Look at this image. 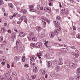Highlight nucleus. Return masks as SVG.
<instances>
[{
  "mask_svg": "<svg viewBox=\"0 0 80 80\" xmlns=\"http://www.w3.org/2000/svg\"><path fill=\"white\" fill-rule=\"evenodd\" d=\"M49 6H52L53 5V3L52 2H50L49 3Z\"/></svg>",
  "mask_w": 80,
  "mask_h": 80,
  "instance_id": "nucleus-49",
  "label": "nucleus"
},
{
  "mask_svg": "<svg viewBox=\"0 0 80 80\" xmlns=\"http://www.w3.org/2000/svg\"><path fill=\"white\" fill-rule=\"evenodd\" d=\"M32 40L33 41H36V40H37V39L36 37H33L32 38Z\"/></svg>",
  "mask_w": 80,
  "mask_h": 80,
  "instance_id": "nucleus-32",
  "label": "nucleus"
},
{
  "mask_svg": "<svg viewBox=\"0 0 80 80\" xmlns=\"http://www.w3.org/2000/svg\"><path fill=\"white\" fill-rule=\"evenodd\" d=\"M63 52H67L68 49L67 48H64L63 49Z\"/></svg>",
  "mask_w": 80,
  "mask_h": 80,
  "instance_id": "nucleus-41",
  "label": "nucleus"
},
{
  "mask_svg": "<svg viewBox=\"0 0 80 80\" xmlns=\"http://www.w3.org/2000/svg\"><path fill=\"white\" fill-rule=\"evenodd\" d=\"M45 33L43 32L41 33L40 37H45Z\"/></svg>",
  "mask_w": 80,
  "mask_h": 80,
  "instance_id": "nucleus-15",
  "label": "nucleus"
},
{
  "mask_svg": "<svg viewBox=\"0 0 80 80\" xmlns=\"http://www.w3.org/2000/svg\"><path fill=\"white\" fill-rule=\"evenodd\" d=\"M44 10L46 12H47L48 13H50L51 12L50 8L48 7H45L44 8Z\"/></svg>",
  "mask_w": 80,
  "mask_h": 80,
  "instance_id": "nucleus-3",
  "label": "nucleus"
},
{
  "mask_svg": "<svg viewBox=\"0 0 80 80\" xmlns=\"http://www.w3.org/2000/svg\"><path fill=\"white\" fill-rule=\"evenodd\" d=\"M31 77L32 80H34V79H35L36 78V75H32Z\"/></svg>",
  "mask_w": 80,
  "mask_h": 80,
  "instance_id": "nucleus-20",
  "label": "nucleus"
},
{
  "mask_svg": "<svg viewBox=\"0 0 80 80\" xmlns=\"http://www.w3.org/2000/svg\"><path fill=\"white\" fill-rule=\"evenodd\" d=\"M38 58H39L40 60H42V58H41V57H40V56H38Z\"/></svg>",
  "mask_w": 80,
  "mask_h": 80,
  "instance_id": "nucleus-59",
  "label": "nucleus"
},
{
  "mask_svg": "<svg viewBox=\"0 0 80 80\" xmlns=\"http://www.w3.org/2000/svg\"><path fill=\"white\" fill-rule=\"evenodd\" d=\"M73 29L74 30H76V28H75L74 26L73 27Z\"/></svg>",
  "mask_w": 80,
  "mask_h": 80,
  "instance_id": "nucleus-64",
  "label": "nucleus"
},
{
  "mask_svg": "<svg viewBox=\"0 0 80 80\" xmlns=\"http://www.w3.org/2000/svg\"><path fill=\"white\" fill-rule=\"evenodd\" d=\"M2 65H5V63L3 62L2 63Z\"/></svg>",
  "mask_w": 80,
  "mask_h": 80,
  "instance_id": "nucleus-58",
  "label": "nucleus"
},
{
  "mask_svg": "<svg viewBox=\"0 0 80 80\" xmlns=\"http://www.w3.org/2000/svg\"><path fill=\"white\" fill-rule=\"evenodd\" d=\"M77 72L79 74H80V68H78L77 69Z\"/></svg>",
  "mask_w": 80,
  "mask_h": 80,
  "instance_id": "nucleus-29",
  "label": "nucleus"
},
{
  "mask_svg": "<svg viewBox=\"0 0 80 80\" xmlns=\"http://www.w3.org/2000/svg\"><path fill=\"white\" fill-rule=\"evenodd\" d=\"M27 78L28 80H32V79H31L30 77H29L28 76H27Z\"/></svg>",
  "mask_w": 80,
  "mask_h": 80,
  "instance_id": "nucleus-43",
  "label": "nucleus"
},
{
  "mask_svg": "<svg viewBox=\"0 0 80 80\" xmlns=\"http://www.w3.org/2000/svg\"><path fill=\"white\" fill-rule=\"evenodd\" d=\"M19 35L20 37H24L25 36V34L23 32H20Z\"/></svg>",
  "mask_w": 80,
  "mask_h": 80,
  "instance_id": "nucleus-5",
  "label": "nucleus"
},
{
  "mask_svg": "<svg viewBox=\"0 0 80 80\" xmlns=\"http://www.w3.org/2000/svg\"><path fill=\"white\" fill-rule=\"evenodd\" d=\"M76 80H78L80 78V76H76Z\"/></svg>",
  "mask_w": 80,
  "mask_h": 80,
  "instance_id": "nucleus-38",
  "label": "nucleus"
},
{
  "mask_svg": "<svg viewBox=\"0 0 80 80\" xmlns=\"http://www.w3.org/2000/svg\"><path fill=\"white\" fill-rule=\"evenodd\" d=\"M7 68H10V65H9V64H7Z\"/></svg>",
  "mask_w": 80,
  "mask_h": 80,
  "instance_id": "nucleus-51",
  "label": "nucleus"
},
{
  "mask_svg": "<svg viewBox=\"0 0 80 80\" xmlns=\"http://www.w3.org/2000/svg\"><path fill=\"white\" fill-rule=\"evenodd\" d=\"M5 76H6L7 77H8V73H5Z\"/></svg>",
  "mask_w": 80,
  "mask_h": 80,
  "instance_id": "nucleus-53",
  "label": "nucleus"
},
{
  "mask_svg": "<svg viewBox=\"0 0 80 80\" xmlns=\"http://www.w3.org/2000/svg\"><path fill=\"white\" fill-rule=\"evenodd\" d=\"M65 63L66 65L69 66L72 68H75L76 67V64H75L73 63H70V61L68 60L65 61Z\"/></svg>",
  "mask_w": 80,
  "mask_h": 80,
  "instance_id": "nucleus-1",
  "label": "nucleus"
},
{
  "mask_svg": "<svg viewBox=\"0 0 80 80\" xmlns=\"http://www.w3.org/2000/svg\"><path fill=\"white\" fill-rule=\"evenodd\" d=\"M54 33V34L58 35V31L57 30H55Z\"/></svg>",
  "mask_w": 80,
  "mask_h": 80,
  "instance_id": "nucleus-24",
  "label": "nucleus"
},
{
  "mask_svg": "<svg viewBox=\"0 0 80 80\" xmlns=\"http://www.w3.org/2000/svg\"><path fill=\"white\" fill-rule=\"evenodd\" d=\"M40 10H43V8L42 7H41L40 8Z\"/></svg>",
  "mask_w": 80,
  "mask_h": 80,
  "instance_id": "nucleus-46",
  "label": "nucleus"
},
{
  "mask_svg": "<svg viewBox=\"0 0 80 80\" xmlns=\"http://www.w3.org/2000/svg\"><path fill=\"white\" fill-rule=\"evenodd\" d=\"M25 60H26V58L25 56H22V61L23 62H25Z\"/></svg>",
  "mask_w": 80,
  "mask_h": 80,
  "instance_id": "nucleus-18",
  "label": "nucleus"
},
{
  "mask_svg": "<svg viewBox=\"0 0 80 80\" xmlns=\"http://www.w3.org/2000/svg\"><path fill=\"white\" fill-rule=\"evenodd\" d=\"M35 59H36V58L35 57V56H32L31 57L30 60L31 61H32L33 60H35Z\"/></svg>",
  "mask_w": 80,
  "mask_h": 80,
  "instance_id": "nucleus-12",
  "label": "nucleus"
},
{
  "mask_svg": "<svg viewBox=\"0 0 80 80\" xmlns=\"http://www.w3.org/2000/svg\"><path fill=\"white\" fill-rule=\"evenodd\" d=\"M41 53L40 52H38L37 54V57H39L40 56H41Z\"/></svg>",
  "mask_w": 80,
  "mask_h": 80,
  "instance_id": "nucleus-31",
  "label": "nucleus"
},
{
  "mask_svg": "<svg viewBox=\"0 0 80 80\" xmlns=\"http://www.w3.org/2000/svg\"><path fill=\"white\" fill-rule=\"evenodd\" d=\"M42 74L43 75H45V73H46V72L45 71V70H42Z\"/></svg>",
  "mask_w": 80,
  "mask_h": 80,
  "instance_id": "nucleus-27",
  "label": "nucleus"
},
{
  "mask_svg": "<svg viewBox=\"0 0 80 80\" xmlns=\"http://www.w3.org/2000/svg\"><path fill=\"white\" fill-rule=\"evenodd\" d=\"M3 1L2 0H0V5H3Z\"/></svg>",
  "mask_w": 80,
  "mask_h": 80,
  "instance_id": "nucleus-40",
  "label": "nucleus"
},
{
  "mask_svg": "<svg viewBox=\"0 0 80 80\" xmlns=\"http://www.w3.org/2000/svg\"><path fill=\"white\" fill-rule=\"evenodd\" d=\"M1 30L2 33H5L6 32V30L4 28H2L1 29Z\"/></svg>",
  "mask_w": 80,
  "mask_h": 80,
  "instance_id": "nucleus-19",
  "label": "nucleus"
},
{
  "mask_svg": "<svg viewBox=\"0 0 80 80\" xmlns=\"http://www.w3.org/2000/svg\"><path fill=\"white\" fill-rule=\"evenodd\" d=\"M22 20H23L21 18H20L19 19V21L20 23H21V22H22Z\"/></svg>",
  "mask_w": 80,
  "mask_h": 80,
  "instance_id": "nucleus-52",
  "label": "nucleus"
},
{
  "mask_svg": "<svg viewBox=\"0 0 80 80\" xmlns=\"http://www.w3.org/2000/svg\"><path fill=\"white\" fill-rule=\"evenodd\" d=\"M58 65H62L63 64V62H62V61H58Z\"/></svg>",
  "mask_w": 80,
  "mask_h": 80,
  "instance_id": "nucleus-36",
  "label": "nucleus"
},
{
  "mask_svg": "<svg viewBox=\"0 0 80 80\" xmlns=\"http://www.w3.org/2000/svg\"><path fill=\"white\" fill-rule=\"evenodd\" d=\"M42 22H43V23H44L45 24H44V26H45V25H46V22H45V21H42Z\"/></svg>",
  "mask_w": 80,
  "mask_h": 80,
  "instance_id": "nucleus-60",
  "label": "nucleus"
},
{
  "mask_svg": "<svg viewBox=\"0 0 80 80\" xmlns=\"http://www.w3.org/2000/svg\"><path fill=\"white\" fill-rule=\"evenodd\" d=\"M3 40V37L2 36H0V42H2Z\"/></svg>",
  "mask_w": 80,
  "mask_h": 80,
  "instance_id": "nucleus-35",
  "label": "nucleus"
},
{
  "mask_svg": "<svg viewBox=\"0 0 80 80\" xmlns=\"http://www.w3.org/2000/svg\"><path fill=\"white\" fill-rule=\"evenodd\" d=\"M6 41H4L2 42L3 45H5L6 44Z\"/></svg>",
  "mask_w": 80,
  "mask_h": 80,
  "instance_id": "nucleus-47",
  "label": "nucleus"
},
{
  "mask_svg": "<svg viewBox=\"0 0 80 80\" xmlns=\"http://www.w3.org/2000/svg\"><path fill=\"white\" fill-rule=\"evenodd\" d=\"M50 38H52L55 37V33L54 32H51L50 33Z\"/></svg>",
  "mask_w": 80,
  "mask_h": 80,
  "instance_id": "nucleus-6",
  "label": "nucleus"
},
{
  "mask_svg": "<svg viewBox=\"0 0 80 80\" xmlns=\"http://www.w3.org/2000/svg\"><path fill=\"white\" fill-rule=\"evenodd\" d=\"M8 5L9 7H10V8H13V5H12V4L11 3H9L8 4Z\"/></svg>",
  "mask_w": 80,
  "mask_h": 80,
  "instance_id": "nucleus-21",
  "label": "nucleus"
},
{
  "mask_svg": "<svg viewBox=\"0 0 80 80\" xmlns=\"http://www.w3.org/2000/svg\"><path fill=\"white\" fill-rule=\"evenodd\" d=\"M54 23H55V25L56 27H57V29L59 31H60L61 30L62 28H61V27L60 26V23H58V22L55 21Z\"/></svg>",
  "mask_w": 80,
  "mask_h": 80,
  "instance_id": "nucleus-2",
  "label": "nucleus"
},
{
  "mask_svg": "<svg viewBox=\"0 0 80 80\" xmlns=\"http://www.w3.org/2000/svg\"><path fill=\"white\" fill-rule=\"evenodd\" d=\"M61 12L62 14H64L65 13V9H62L61 10Z\"/></svg>",
  "mask_w": 80,
  "mask_h": 80,
  "instance_id": "nucleus-26",
  "label": "nucleus"
},
{
  "mask_svg": "<svg viewBox=\"0 0 80 80\" xmlns=\"http://www.w3.org/2000/svg\"><path fill=\"white\" fill-rule=\"evenodd\" d=\"M20 12L22 13H26L27 12V10H25V9H23L21 10Z\"/></svg>",
  "mask_w": 80,
  "mask_h": 80,
  "instance_id": "nucleus-9",
  "label": "nucleus"
},
{
  "mask_svg": "<svg viewBox=\"0 0 80 80\" xmlns=\"http://www.w3.org/2000/svg\"><path fill=\"white\" fill-rule=\"evenodd\" d=\"M22 19L25 20L26 18V16H23L21 18Z\"/></svg>",
  "mask_w": 80,
  "mask_h": 80,
  "instance_id": "nucleus-33",
  "label": "nucleus"
},
{
  "mask_svg": "<svg viewBox=\"0 0 80 80\" xmlns=\"http://www.w3.org/2000/svg\"><path fill=\"white\" fill-rule=\"evenodd\" d=\"M31 64L32 65H35V62H32L31 63Z\"/></svg>",
  "mask_w": 80,
  "mask_h": 80,
  "instance_id": "nucleus-48",
  "label": "nucleus"
},
{
  "mask_svg": "<svg viewBox=\"0 0 80 80\" xmlns=\"http://www.w3.org/2000/svg\"><path fill=\"white\" fill-rule=\"evenodd\" d=\"M52 62H47V65L48 67H51V66H52Z\"/></svg>",
  "mask_w": 80,
  "mask_h": 80,
  "instance_id": "nucleus-11",
  "label": "nucleus"
},
{
  "mask_svg": "<svg viewBox=\"0 0 80 80\" xmlns=\"http://www.w3.org/2000/svg\"><path fill=\"white\" fill-rule=\"evenodd\" d=\"M33 71L34 73H37V72H38V69L37 68L34 66L33 68Z\"/></svg>",
  "mask_w": 80,
  "mask_h": 80,
  "instance_id": "nucleus-7",
  "label": "nucleus"
},
{
  "mask_svg": "<svg viewBox=\"0 0 80 80\" xmlns=\"http://www.w3.org/2000/svg\"><path fill=\"white\" fill-rule=\"evenodd\" d=\"M45 56L46 58H49L50 57V54L48 53L47 54L45 55Z\"/></svg>",
  "mask_w": 80,
  "mask_h": 80,
  "instance_id": "nucleus-37",
  "label": "nucleus"
},
{
  "mask_svg": "<svg viewBox=\"0 0 80 80\" xmlns=\"http://www.w3.org/2000/svg\"><path fill=\"white\" fill-rule=\"evenodd\" d=\"M76 37L77 38H80V34H78L77 35Z\"/></svg>",
  "mask_w": 80,
  "mask_h": 80,
  "instance_id": "nucleus-39",
  "label": "nucleus"
},
{
  "mask_svg": "<svg viewBox=\"0 0 80 80\" xmlns=\"http://www.w3.org/2000/svg\"><path fill=\"white\" fill-rule=\"evenodd\" d=\"M57 71H60V70H61V68H60V67H57L56 68Z\"/></svg>",
  "mask_w": 80,
  "mask_h": 80,
  "instance_id": "nucleus-25",
  "label": "nucleus"
},
{
  "mask_svg": "<svg viewBox=\"0 0 80 80\" xmlns=\"http://www.w3.org/2000/svg\"><path fill=\"white\" fill-rule=\"evenodd\" d=\"M71 54L72 55H74V56H75V57H78V56H79V55H78V54L77 53H75L73 52Z\"/></svg>",
  "mask_w": 80,
  "mask_h": 80,
  "instance_id": "nucleus-13",
  "label": "nucleus"
},
{
  "mask_svg": "<svg viewBox=\"0 0 80 80\" xmlns=\"http://www.w3.org/2000/svg\"><path fill=\"white\" fill-rule=\"evenodd\" d=\"M29 8L30 9V10L33 9L34 7L33 5H30L29 6Z\"/></svg>",
  "mask_w": 80,
  "mask_h": 80,
  "instance_id": "nucleus-23",
  "label": "nucleus"
},
{
  "mask_svg": "<svg viewBox=\"0 0 80 80\" xmlns=\"http://www.w3.org/2000/svg\"><path fill=\"white\" fill-rule=\"evenodd\" d=\"M8 78H9V79H8V80H12V78L10 77H8Z\"/></svg>",
  "mask_w": 80,
  "mask_h": 80,
  "instance_id": "nucleus-56",
  "label": "nucleus"
},
{
  "mask_svg": "<svg viewBox=\"0 0 80 80\" xmlns=\"http://www.w3.org/2000/svg\"><path fill=\"white\" fill-rule=\"evenodd\" d=\"M24 66L26 68H28L29 67V65L28 64H25Z\"/></svg>",
  "mask_w": 80,
  "mask_h": 80,
  "instance_id": "nucleus-28",
  "label": "nucleus"
},
{
  "mask_svg": "<svg viewBox=\"0 0 80 80\" xmlns=\"http://www.w3.org/2000/svg\"><path fill=\"white\" fill-rule=\"evenodd\" d=\"M44 45H45L46 46V47H47V46H48V45H47V42H45L44 43Z\"/></svg>",
  "mask_w": 80,
  "mask_h": 80,
  "instance_id": "nucleus-63",
  "label": "nucleus"
},
{
  "mask_svg": "<svg viewBox=\"0 0 80 80\" xmlns=\"http://www.w3.org/2000/svg\"><path fill=\"white\" fill-rule=\"evenodd\" d=\"M74 62L76 63L78 62V60H77V59H75Z\"/></svg>",
  "mask_w": 80,
  "mask_h": 80,
  "instance_id": "nucleus-54",
  "label": "nucleus"
},
{
  "mask_svg": "<svg viewBox=\"0 0 80 80\" xmlns=\"http://www.w3.org/2000/svg\"><path fill=\"white\" fill-rule=\"evenodd\" d=\"M12 75L14 78L17 77V73L15 71H14L12 72Z\"/></svg>",
  "mask_w": 80,
  "mask_h": 80,
  "instance_id": "nucleus-16",
  "label": "nucleus"
},
{
  "mask_svg": "<svg viewBox=\"0 0 80 80\" xmlns=\"http://www.w3.org/2000/svg\"><path fill=\"white\" fill-rule=\"evenodd\" d=\"M42 43L40 42H37L36 43V47L37 48H42Z\"/></svg>",
  "mask_w": 80,
  "mask_h": 80,
  "instance_id": "nucleus-4",
  "label": "nucleus"
},
{
  "mask_svg": "<svg viewBox=\"0 0 80 80\" xmlns=\"http://www.w3.org/2000/svg\"><path fill=\"white\" fill-rule=\"evenodd\" d=\"M8 33H11L12 32V31L10 30H8Z\"/></svg>",
  "mask_w": 80,
  "mask_h": 80,
  "instance_id": "nucleus-55",
  "label": "nucleus"
},
{
  "mask_svg": "<svg viewBox=\"0 0 80 80\" xmlns=\"http://www.w3.org/2000/svg\"><path fill=\"white\" fill-rule=\"evenodd\" d=\"M29 12H36V11L33 9H30L29 10Z\"/></svg>",
  "mask_w": 80,
  "mask_h": 80,
  "instance_id": "nucleus-30",
  "label": "nucleus"
},
{
  "mask_svg": "<svg viewBox=\"0 0 80 80\" xmlns=\"http://www.w3.org/2000/svg\"><path fill=\"white\" fill-rule=\"evenodd\" d=\"M17 13H14L13 16V17H16V16H17Z\"/></svg>",
  "mask_w": 80,
  "mask_h": 80,
  "instance_id": "nucleus-45",
  "label": "nucleus"
},
{
  "mask_svg": "<svg viewBox=\"0 0 80 80\" xmlns=\"http://www.w3.org/2000/svg\"><path fill=\"white\" fill-rule=\"evenodd\" d=\"M49 51L51 53H52V52H53V50L50 49L49 50Z\"/></svg>",
  "mask_w": 80,
  "mask_h": 80,
  "instance_id": "nucleus-62",
  "label": "nucleus"
},
{
  "mask_svg": "<svg viewBox=\"0 0 80 80\" xmlns=\"http://www.w3.org/2000/svg\"><path fill=\"white\" fill-rule=\"evenodd\" d=\"M30 35V36H32V37H33V35H34V33L32 32H31L29 34Z\"/></svg>",
  "mask_w": 80,
  "mask_h": 80,
  "instance_id": "nucleus-34",
  "label": "nucleus"
},
{
  "mask_svg": "<svg viewBox=\"0 0 80 80\" xmlns=\"http://www.w3.org/2000/svg\"><path fill=\"white\" fill-rule=\"evenodd\" d=\"M63 61V59L62 58H60L59 59L58 62H62Z\"/></svg>",
  "mask_w": 80,
  "mask_h": 80,
  "instance_id": "nucleus-42",
  "label": "nucleus"
},
{
  "mask_svg": "<svg viewBox=\"0 0 80 80\" xmlns=\"http://www.w3.org/2000/svg\"><path fill=\"white\" fill-rule=\"evenodd\" d=\"M12 37L13 38V37H15V34L14 33H12Z\"/></svg>",
  "mask_w": 80,
  "mask_h": 80,
  "instance_id": "nucleus-50",
  "label": "nucleus"
},
{
  "mask_svg": "<svg viewBox=\"0 0 80 80\" xmlns=\"http://www.w3.org/2000/svg\"><path fill=\"white\" fill-rule=\"evenodd\" d=\"M41 18L42 19V20H44V21H45L46 22H48V23H50V21L48 20L47 19H45V18H44V17L42 16L41 17Z\"/></svg>",
  "mask_w": 80,
  "mask_h": 80,
  "instance_id": "nucleus-8",
  "label": "nucleus"
},
{
  "mask_svg": "<svg viewBox=\"0 0 80 80\" xmlns=\"http://www.w3.org/2000/svg\"><path fill=\"white\" fill-rule=\"evenodd\" d=\"M20 60V58L18 56H16L14 58V60L15 62H17Z\"/></svg>",
  "mask_w": 80,
  "mask_h": 80,
  "instance_id": "nucleus-10",
  "label": "nucleus"
},
{
  "mask_svg": "<svg viewBox=\"0 0 80 80\" xmlns=\"http://www.w3.org/2000/svg\"><path fill=\"white\" fill-rule=\"evenodd\" d=\"M36 29L37 31H39V30H42V28L41 27L37 26L36 27Z\"/></svg>",
  "mask_w": 80,
  "mask_h": 80,
  "instance_id": "nucleus-14",
  "label": "nucleus"
},
{
  "mask_svg": "<svg viewBox=\"0 0 80 80\" xmlns=\"http://www.w3.org/2000/svg\"><path fill=\"white\" fill-rule=\"evenodd\" d=\"M56 19L57 20H58L59 21H60V22L62 20V18L59 16L57 17Z\"/></svg>",
  "mask_w": 80,
  "mask_h": 80,
  "instance_id": "nucleus-17",
  "label": "nucleus"
},
{
  "mask_svg": "<svg viewBox=\"0 0 80 80\" xmlns=\"http://www.w3.org/2000/svg\"><path fill=\"white\" fill-rule=\"evenodd\" d=\"M75 35V32H73L72 33V35Z\"/></svg>",
  "mask_w": 80,
  "mask_h": 80,
  "instance_id": "nucleus-57",
  "label": "nucleus"
},
{
  "mask_svg": "<svg viewBox=\"0 0 80 80\" xmlns=\"http://www.w3.org/2000/svg\"><path fill=\"white\" fill-rule=\"evenodd\" d=\"M36 45H37V44H36L35 43H32L31 44V47H35V46H36Z\"/></svg>",
  "mask_w": 80,
  "mask_h": 80,
  "instance_id": "nucleus-22",
  "label": "nucleus"
},
{
  "mask_svg": "<svg viewBox=\"0 0 80 80\" xmlns=\"http://www.w3.org/2000/svg\"><path fill=\"white\" fill-rule=\"evenodd\" d=\"M69 80H73V78H69Z\"/></svg>",
  "mask_w": 80,
  "mask_h": 80,
  "instance_id": "nucleus-61",
  "label": "nucleus"
},
{
  "mask_svg": "<svg viewBox=\"0 0 80 80\" xmlns=\"http://www.w3.org/2000/svg\"><path fill=\"white\" fill-rule=\"evenodd\" d=\"M27 21H28V19L26 18L24 20V22L26 23H27Z\"/></svg>",
  "mask_w": 80,
  "mask_h": 80,
  "instance_id": "nucleus-44",
  "label": "nucleus"
}]
</instances>
